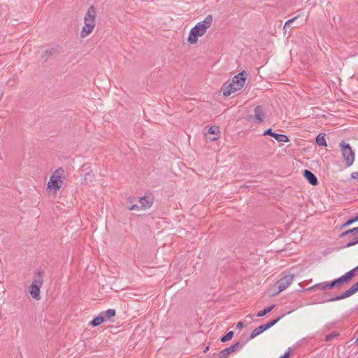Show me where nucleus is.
Returning <instances> with one entry per match:
<instances>
[{"mask_svg": "<svg viewBox=\"0 0 358 358\" xmlns=\"http://www.w3.org/2000/svg\"><path fill=\"white\" fill-rule=\"evenodd\" d=\"M213 20V16L208 15L203 21L198 22L190 29L187 41L190 44L196 43L198 41V37L203 36L207 29L210 27Z\"/></svg>", "mask_w": 358, "mask_h": 358, "instance_id": "f257e3e1", "label": "nucleus"}, {"mask_svg": "<svg viewBox=\"0 0 358 358\" xmlns=\"http://www.w3.org/2000/svg\"><path fill=\"white\" fill-rule=\"evenodd\" d=\"M43 284V274L38 271L34 276L33 282L29 288V292L33 299L39 300L41 299L40 292Z\"/></svg>", "mask_w": 358, "mask_h": 358, "instance_id": "f03ea898", "label": "nucleus"}, {"mask_svg": "<svg viewBox=\"0 0 358 358\" xmlns=\"http://www.w3.org/2000/svg\"><path fill=\"white\" fill-rule=\"evenodd\" d=\"M345 243L344 248H349L358 243V227L343 231L341 235Z\"/></svg>", "mask_w": 358, "mask_h": 358, "instance_id": "7ed1b4c3", "label": "nucleus"}, {"mask_svg": "<svg viewBox=\"0 0 358 358\" xmlns=\"http://www.w3.org/2000/svg\"><path fill=\"white\" fill-rule=\"evenodd\" d=\"M342 157L345 160L347 167L351 166L355 162V152L352 150L350 145L344 141L340 143Z\"/></svg>", "mask_w": 358, "mask_h": 358, "instance_id": "20e7f679", "label": "nucleus"}, {"mask_svg": "<svg viewBox=\"0 0 358 358\" xmlns=\"http://www.w3.org/2000/svg\"><path fill=\"white\" fill-rule=\"evenodd\" d=\"M284 314L281 316H278L275 319H273L272 320H270L266 324H262L259 326L258 327L255 328L250 334V336L247 338V341H250L253 338H255L256 336L260 335L264 331L268 330L273 326H274L276 323H278L283 317Z\"/></svg>", "mask_w": 358, "mask_h": 358, "instance_id": "39448f33", "label": "nucleus"}, {"mask_svg": "<svg viewBox=\"0 0 358 358\" xmlns=\"http://www.w3.org/2000/svg\"><path fill=\"white\" fill-rule=\"evenodd\" d=\"M294 277V275H287L278 280L273 285L278 289L274 294H278L286 289L292 282Z\"/></svg>", "mask_w": 358, "mask_h": 358, "instance_id": "423d86ee", "label": "nucleus"}, {"mask_svg": "<svg viewBox=\"0 0 358 358\" xmlns=\"http://www.w3.org/2000/svg\"><path fill=\"white\" fill-rule=\"evenodd\" d=\"M358 292V281L353 284L348 290L335 297L327 299L325 302H333L348 298Z\"/></svg>", "mask_w": 358, "mask_h": 358, "instance_id": "0eeeda50", "label": "nucleus"}, {"mask_svg": "<svg viewBox=\"0 0 358 358\" xmlns=\"http://www.w3.org/2000/svg\"><path fill=\"white\" fill-rule=\"evenodd\" d=\"M247 73L245 71H243L238 74L234 76L231 83L234 84L235 87L238 91L243 87L245 83V80L247 79Z\"/></svg>", "mask_w": 358, "mask_h": 358, "instance_id": "6e6552de", "label": "nucleus"}, {"mask_svg": "<svg viewBox=\"0 0 358 358\" xmlns=\"http://www.w3.org/2000/svg\"><path fill=\"white\" fill-rule=\"evenodd\" d=\"M263 135L272 136L278 142L287 143L289 141V139L287 136L273 132L271 128L266 129L264 131Z\"/></svg>", "mask_w": 358, "mask_h": 358, "instance_id": "1a4fd4ad", "label": "nucleus"}, {"mask_svg": "<svg viewBox=\"0 0 358 358\" xmlns=\"http://www.w3.org/2000/svg\"><path fill=\"white\" fill-rule=\"evenodd\" d=\"M96 10L93 6H91L87 9V11L85 15L84 21L85 24H95Z\"/></svg>", "mask_w": 358, "mask_h": 358, "instance_id": "9d476101", "label": "nucleus"}, {"mask_svg": "<svg viewBox=\"0 0 358 358\" xmlns=\"http://www.w3.org/2000/svg\"><path fill=\"white\" fill-rule=\"evenodd\" d=\"M63 185V180H60V178H52L50 177V181L48 182L47 187L50 190H54L55 192L59 190Z\"/></svg>", "mask_w": 358, "mask_h": 358, "instance_id": "9b49d317", "label": "nucleus"}, {"mask_svg": "<svg viewBox=\"0 0 358 358\" xmlns=\"http://www.w3.org/2000/svg\"><path fill=\"white\" fill-rule=\"evenodd\" d=\"M255 122L257 124L262 123L265 117L264 111L261 106H257L254 109Z\"/></svg>", "mask_w": 358, "mask_h": 358, "instance_id": "f8f14e48", "label": "nucleus"}, {"mask_svg": "<svg viewBox=\"0 0 358 358\" xmlns=\"http://www.w3.org/2000/svg\"><path fill=\"white\" fill-rule=\"evenodd\" d=\"M303 175L311 185L315 186L318 184V180L317 177L310 171L305 169L303 172Z\"/></svg>", "mask_w": 358, "mask_h": 358, "instance_id": "ddd939ff", "label": "nucleus"}, {"mask_svg": "<svg viewBox=\"0 0 358 358\" xmlns=\"http://www.w3.org/2000/svg\"><path fill=\"white\" fill-rule=\"evenodd\" d=\"M222 92L224 96H229L231 93L238 91L234 86V84L231 83H226L222 87Z\"/></svg>", "mask_w": 358, "mask_h": 358, "instance_id": "4468645a", "label": "nucleus"}, {"mask_svg": "<svg viewBox=\"0 0 358 358\" xmlns=\"http://www.w3.org/2000/svg\"><path fill=\"white\" fill-rule=\"evenodd\" d=\"M344 284H345V282L341 276L338 278L334 279V280H332L331 282H327V285H325L324 287L325 288H327L328 290H329L334 287H339Z\"/></svg>", "mask_w": 358, "mask_h": 358, "instance_id": "2eb2a0df", "label": "nucleus"}, {"mask_svg": "<svg viewBox=\"0 0 358 358\" xmlns=\"http://www.w3.org/2000/svg\"><path fill=\"white\" fill-rule=\"evenodd\" d=\"M94 27H95V24L85 23L82 28V30L80 32V37L85 38L86 36H87L90 34H91L92 32Z\"/></svg>", "mask_w": 358, "mask_h": 358, "instance_id": "dca6fc26", "label": "nucleus"}, {"mask_svg": "<svg viewBox=\"0 0 358 358\" xmlns=\"http://www.w3.org/2000/svg\"><path fill=\"white\" fill-rule=\"evenodd\" d=\"M249 341H247V339L244 342H236L234 344L231 345V346L224 348L226 350V352L228 353V355L231 354V352H234L238 349L242 348Z\"/></svg>", "mask_w": 358, "mask_h": 358, "instance_id": "f3484780", "label": "nucleus"}, {"mask_svg": "<svg viewBox=\"0 0 358 358\" xmlns=\"http://www.w3.org/2000/svg\"><path fill=\"white\" fill-rule=\"evenodd\" d=\"M58 52H59V46L58 45H55V46L52 47L50 49H47L43 53L41 57L45 61H47L50 56L54 55L55 54H57Z\"/></svg>", "mask_w": 358, "mask_h": 358, "instance_id": "a211bd4d", "label": "nucleus"}, {"mask_svg": "<svg viewBox=\"0 0 358 358\" xmlns=\"http://www.w3.org/2000/svg\"><path fill=\"white\" fill-rule=\"evenodd\" d=\"M139 202L142 208H149L153 203V199L148 196H143L139 198Z\"/></svg>", "mask_w": 358, "mask_h": 358, "instance_id": "6ab92c4d", "label": "nucleus"}, {"mask_svg": "<svg viewBox=\"0 0 358 358\" xmlns=\"http://www.w3.org/2000/svg\"><path fill=\"white\" fill-rule=\"evenodd\" d=\"M104 317L103 314L100 313L98 316L95 317L90 322V324L92 327H97L104 322Z\"/></svg>", "mask_w": 358, "mask_h": 358, "instance_id": "aec40b11", "label": "nucleus"}, {"mask_svg": "<svg viewBox=\"0 0 358 358\" xmlns=\"http://www.w3.org/2000/svg\"><path fill=\"white\" fill-rule=\"evenodd\" d=\"M327 285V282H323L320 283H317L309 288H308L306 291H314L316 289L322 290L327 293V291L328 290L327 288H325L324 286Z\"/></svg>", "mask_w": 358, "mask_h": 358, "instance_id": "412c9836", "label": "nucleus"}, {"mask_svg": "<svg viewBox=\"0 0 358 358\" xmlns=\"http://www.w3.org/2000/svg\"><path fill=\"white\" fill-rule=\"evenodd\" d=\"M315 142L319 146H327V144L325 139V134H319L316 137Z\"/></svg>", "mask_w": 358, "mask_h": 358, "instance_id": "4be33fe9", "label": "nucleus"}, {"mask_svg": "<svg viewBox=\"0 0 358 358\" xmlns=\"http://www.w3.org/2000/svg\"><path fill=\"white\" fill-rule=\"evenodd\" d=\"M355 273L353 269L348 271L344 275L341 276L342 279L343 280L345 284L348 283L352 278L355 276Z\"/></svg>", "mask_w": 358, "mask_h": 358, "instance_id": "5701e85b", "label": "nucleus"}, {"mask_svg": "<svg viewBox=\"0 0 358 358\" xmlns=\"http://www.w3.org/2000/svg\"><path fill=\"white\" fill-rule=\"evenodd\" d=\"M101 313L103 314L104 320H106V319L110 320V318L113 317L116 314V311L115 309H108L106 311L101 312Z\"/></svg>", "mask_w": 358, "mask_h": 358, "instance_id": "b1692460", "label": "nucleus"}, {"mask_svg": "<svg viewBox=\"0 0 358 358\" xmlns=\"http://www.w3.org/2000/svg\"><path fill=\"white\" fill-rule=\"evenodd\" d=\"M275 305L273 304V305H271V306H270L268 307H266L264 310H262L261 311H259L257 313V316L259 317H262L265 316L266 314L270 313L275 308Z\"/></svg>", "mask_w": 358, "mask_h": 358, "instance_id": "393cba45", "label": "nucleus"}, {"mask_svg": "<svg viewBox=\"0 0 358 358\" xmlns=\"http://www.w3.org/2000/svg\"><path fill=\"white\" fill-rule=\"evenodd\" d=\"M64 174V170L63 168H59L55 171V172L52 173V178H60L62 180V178L63 177Z\"/></svg>", "mask_w": 358, "mask_h": 358, "instance_id": "a878e982", "label": "nucleus"}, {"mask_svg": "<svg viewBox=\"0 0 358 358\" xmlns=\"http://www.w3.org/2000/svg\"><path fill=\"white\" fill-rule=\"evenodd\" d=\"M234 334V333L232 331L227 332L225 335L221 337L220 341L222 343H225L227 341H230L233 338Z\"/></svg>", "mask_w": 358, "mask_h": 358, "instance_id": "bb28decb", "label": "nucleus"}, {"mask_svg": "<svg viewBox=\"0 0 358 358\" xmlns=\"http://www.w3.org/2000/svg\"><path fill=\"white\" fill-rule=\"evenodd\" d=\"M338 335H339L338 332L334 331L325 336L324 341L327 342L331 341L333 339H334L335 338H336L337 336H338Z\"/></svg>", "mask_w": 358, "mask_h": 358, "instance_id": "cd10ccee", "label": "nucleus"}, {"mask_svg": "<svg viewBox=\"0 0 358 358\" xmlns=\"http://www.w3.org/2000/svg\"><path fill=\"white\" fill-rule=\"evenodd\" d=\"M299 16V15L295 16V17H292V19H289V20H288L287 21L285 22V23L284 24V27H283V29L285 31V34H286V29L287 27H289L291 24L292 22H294V20H296Z\"/></svg>", "mask_w": 358, "mask_h": 358, "instance_id": "c85d7f7f", "label": "nucleus"}, {"mask_svg": "<svg viewBox=\"0 0 358 358\" xmlns=\"http://www.w3.org/2000/svg\"><path fill=\"white\" fill-rule=\"evenodd\" d=\"M208 132L210 134H218L220 132L219 127L217 126H212L208 129Z\"/></svg>", "mask_w": 358, "mask_h": 358, "instance_id": "c756f323", "label": "nucleus"}, {"mask_svg": "<svg viewBox=\"0 0 358 358\" xmlns=\"http://www.w3.org/2000/svg\"><path fill=\"white\" fill-rule=\"evenodd\" d=\"M357 222L355 217L349 219L348 221H346L344 224L341 225V229L345 228L346 227H348L349 225L352 224V223Z\"/></svg>", "mask_w": 358, "mask_h": 358, "instance_id": "7c9ffc66", "label": "nucleus"}, {"mask_svg": "<svg viewBox=\"0 0 358 358\" xmlns=\"http://www.w3.org/2000/svg\"><path fill=\"white\" fill-rule=\"evenodd\" d=\"M229 356L228 353L226 352V350L224 349L222 351L219 352V357L218 358H227Z\"/></svg>", "mask_w": 358, "mask_h": 358, "instance_id": "2f4dec72", "label": "nucleus"}, {"mask_svg": "<svg viewBox=\"0 0 358 358\" xmlns=\"http://www.w3.org/2000/svg\"><path fill=\"white\" fill-rule=\"evenodd\" d=\"M290 352L291 348H289L288 350L284 353V355H281L279 358H290Z\"/></svg>", "mask_w": 358, "mask_h": 358, "instance_id": "473e14b6", "label": "nucleus"}, {"mask_svg": "<svg viewBox=\"0 0 358 358\" xmlns=\"http://www.w3.org/2000/svg\"><path fill=\"white\" fill-rule=\"evenodd\" d=\"M127 207H128V208L130 210H140V206H138L136 204H133V205H131V206L128 205Z\"/></svg>", "mask_w": 358, "mask_h": 358, "instance_id": "72a5a7b5", "label": "nucleus"}, {"mask_svg": "<svg viewBox=\"0 0 358 358\" xmlns=\"http://www.w3.org/2000/svg\"><path fill=\"white\" fill-rule=\"evenodd\" d=\"M352 179H358V172H353L351 173Z\"/></svg>", "mask_w": 358, "mask_h": 358, "instance_id": "f704fd0d", "label": "nucleus"}, {"mask_svg": "<svg viewBox=\"0 0 358 358\" xmlns=\"http://www.w3.org/2000/svg\"><path fill=\"white\" fill-rule=\"evenodd\" d=\"M243 327V322H239L237 323L236 324V328L239 329H241Z\"/></svg>", "mask_w": 358, "mask_h": 358, "instance_id": "c9c22d12", "label": "nucleus"}, {"mask_svg": "<svg viewBox=\"0 0 358 358\" xmlns=\"http://www.w3.org/2000/svg\"><path fill=\"white\" fill-rule=\"evenodd\" d=\"M92 175L90 173V172H87V173H85V180H87V176L92 177Z\"/></svg>", "mask_w": 358, "mask_h": 358, "instance_id": "e433bc0d", "label": "nucleus"}, {"mask_svg": "<svg viewBox=\"0 0 358 358\" xmlns=\"http://www.w3.org/2000/svg\"><path fill=\"white\" fill-rule=\"evenodd\" d=\"M355 271V273H356L357 271H358V266L355 267L354 268H352Z\"/></svg>", "mask_w": 358, "mask_h": 358, "instance_id": "4c0bfd02", "label": "nucleus"}, {"mask_svg": "<svg viewBox=\"0 0 358 358\" xmlns=\"http://www.w3.org/2000/svg\"><path fill=\"white\" fill-rule=\"evenodd\" d=\"M208 349H209V347H208V346H206V347L205 348V349L203 350V352H206L208 350Z\"/></svg>", "mask_w": 358, "mask_h": 358, "instance_id": "58836bf2", "label": "nucleus"}, {"mask_svg": "<svg viewBox=\"0 0 358 358\" xmlns=\"http://www.w3.org/2000/svg\"><path fill=\"white\" fill-rule=\"evenodd\" d=\"M217 139V137H214V138H211L212 141H215Z\"/></svg>", "mask_w": 358, "mask_h": 358, "instance_id": "ea45409f", "label": "nucleus"}, {"mask_svg": "<svg viewBox=\"0 0 358 358\" xmlns=\"http://www.w3.org/2000/svg\"><path fill=\"white\" fill-rule=\"evenodd\" d=\"M355 218L356 221L357 222V221H358V215H356V216L355 217Z\"/></svg>", "mask_w": 358, "mask_h": 358, "instance_id": "a19ab883", "label": "nucleus"}, {"mask_svg": "<svg viewBox=\"0 0 358 358\" xmlns=\"http://www.w3.org/2000/svg\"><path fill=\"white\" fill-rule=\"evenodd\" d=\"M248 317L252 318V315H248Z\"/></svg>", "mask_w": 358, "mask_h": 358, "instance_id": "79ce46f5", "label": "nucleus"}, {"mask_svg": "<svg viewBox=\"0 0 358 358\" xmlns=\"http://www.w3.org/2000/svg\"><path fill=\"white\" fill-rule=\"evenodd\" d=\"M357 341L358 342V338H357Z\"/></svg>", "mask_w": 358, "mask_h": 358, "instance_id": "37998d69", "label": "nucleus"}, {"mask_svg": "<svg viewBox=\"0 0 358 358\" xmlns=\"http://www.w3.org/2000/svg\"><path fill=\"white\" fill-rule=\"evenodd\" d=\"M357 190H358V188H357Z\"/></svg>", "mask_w": 358, "mask_h": 358, "instance_id": "c03bdc74", "label": "nucleus"}]
</instances>
